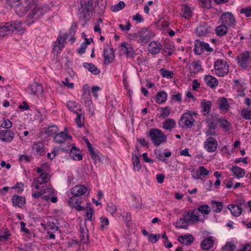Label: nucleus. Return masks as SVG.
<instances>
[{"instance_id": "f257e3e1", "label": "nucleus", "mask_w": 251, "mask_h": 251, "mask_svg": "<svg viewBox=\"0 0 251 251\" xmlns=\"http://www.w3.org/2000/svg\"><path fill=\"white\" fill-rule=\"evenodd\" d=\"M182 216L176 223L177 228L187 229L189 225H194L201 221L196 208L186 211L183 214Z\"/></svg>"}, {"instance_id": "f03ea898", "label": "nucleus", "mask_w": 251, "mask_h": 251, "mask_svg": "<svg viewBox=\"0 0 251 251\" xmlns=\"http://www.w3.org/2000/svg\"><path fill=\"white\" fill-rule=\"evenodd\" d=\"M95 0H80V7L78 8V15L79 20L86 22L95 12L93 5Z\"/></svg>"}, {"instance_id": "7ed1b4c3", "label": "nucleus", "mask_w": 251, "mask_h": 251, "mask_svg": "<svg viewBox=\"0 0 251 251\" xmlns=\"http://www.w3.org/2000/svg\"><path fill=\"white\" fill-rule=\"evenodd\" d=\"M50 9L47 5L40 6L36 5L31 12L28 14L26 19V23L28 25H31L33 23L35 20L39 19Z\"/></svg>"}, {"instance_id": "20e7f679", "label": "nucleus", "mask_w": 251, "mask_h": 251, "mask_svg": "<svg viewBox=\"0 0 251 251\" xmlns=\"http://www.w3.org/2000/svg\"><path fill=\"white\" fill-rule=\"evenodd\" d=\"M147 135L151 138L155 146H159L166 141L167 136L161 130L158 129H151L147 133Z\"/></svg>"}, {"instance_id": "39448f33", "label": "nucleus", "mask_w": 251, "mask_h": 251, "mask_svg": "<svg viewBox=\"0 0 251 251\" xmlns=\"http://www.w3.org/2000/svg\"><path fill=\"white\" fill-rule=\"evenodd\" d=\"M251 52L249 51H243L240 53L236 58V61L238 65L242 69L246 70H250L251 66L250 63L251 62Z\"/></svg>"}, {"instance_id": "423d86ee", "label": "nucleus", "mask_w": 251, "mask_h": 251, "mask_svg": "<svg viewBox=\"0 0 251 251\" xmlns=\"http://www.w3.org/2000/svg\"><path fill=\"white\" fill-rule=\"evenodd\" d=\"M22 29L21 23L18 21H12L7 23L4 25L0 26V36H4L8 33L13 32L15 30L20 31Z\"/></svg>"}, {"instance_id": "0eeeda50", "label": "nucleus", "mask_w": 251, "mask_h": 251, "mask_svg": "<svg viewBox=\"0 0 251 251\" xmlns=\"http://www.w3.org/2000/svg\"><path fill=\"white\" fill-rule=\"evenodd\" d=\"M34 4V2L32 0H25L21 1L15 8L16 14L20 17L24 16L29 10L30 8L32 7Z\"/></svg>"}, {"instance_id": "6e6552de", "label": "nucleus", "mask_w": 251, "mask_h": 251, "mask_svg": "<svg viewBox=\"0 0 251 251\" xmlns=\"http://www.w3.org/2000/svg\"><path fill=\"white\" fill-rule=\"evenodd\" d=\"M215 74L219 76H224L229 72V66L225 60L217 59L214 63Z\"/></svg>"}, {"instance_id": "1a4fd4ad", "label": "nucleus", "mask_w": 251, "mask_h": 251, "mask_svg": "<svg viewBox=\"0 0 251 251\" xmlns=\"http://www.w3.org/2000/svg\"><path fill=\"white\" fill-rule=\"evenodd\" d=\"M136 37V40L139 43L147 44L151 38V32L146 28H143L134 35Z\"/></svg>"}, {"instance_id": "9d476101", "label": "nucleus", "mask_w": 251, "mask_h": 251, "mask_svg": "<svg viewBox=\"0 0 251 251\" xmlns=\"http://www.w3.org/2000/svg\"><path fill=\"white\" fill-rule=\"evenodd\" d=\"M193 114L189 112L183 114L179 120V125L182 128H191L195 122Z\"/></svg>"}, {"instance_id": "9b49d317", "label": "nucleus", "mask_w": 251, "mask_h": 251, "mask_svg": "<svg viewBox=\"0 0 251 251\" xmlns=\"http://www.w3.org/2000/svg\"><path fill=\"white\" fill-rule=\"evenodd\" d=\"M221 23L228 27H234L236 25V20L234 15L230 12L223 13L221 17Z\"/></svg>"}, {"instance_id": "f8f14e48", "label": "nucleus", "mask_w": 251, "mask_h": 251, "mask_svg": "<svg viewBox=\"0 0 251 251\" xmlns=\"http://www.w3.org/2000/svg\"><path fill=\"white\" fill-rule=\"evenodd\" d=\"M218 147V142L216 139L209 137L203 144L204 148L209 152L215 151Z\"/></svg>"}, {"instance_id": "ddd939ff", "label": "nucleus", "mask_w": 251, "mask_h": 251, "mask_svg": "<svg viewBox=\"0 0 251 251\" xmlns=\"http://www.w3.org/2000/svg\"><path fill=\"white\" fill-rule=\"evenodd\" d=\"M15 133L10 130H0V140L3 142L11 143L14 139Z\"/></svg>"}, {"instance_id": "4468645a", "label": "nucleus", "mask_w": 251, "mask_h": 251, "mask_svg": "<svg viewBox=\"0 0 251 251\" xmlns=\"http://www.w3.org/2000/svg\"><path fill=\"white\" fill-rule=\"evenodd\" d=\"M87 191V188L83 185H76L71 189L73 195L72 197L75 198L84 194Z\"/></svg>"}, {"instance_id": "2eb2a0df", "label": "nucleus", "mask_w": 251, "mask_h": 251, "mask_svg": "<svg viewBox=\"0 0 251 251\" xmlns=\"http://www.w3.org/2000/svg\"><path fill=\"white\" fill-rule=\"evenodd\" d=\"M104 62L105 64H109L114 59V53L112 48L105 49L103 51Z\"/></svg>"}, {"instance_id": "dca6fc26", "label": "nucleus", "mask_w": 251, "mask_h": 251, "mask_svg": "<svg viewBox=\"0 0 251 251\" xmlns=\"http://www.w3.org/2000/svg\"><path fill=\"white\" fill-rule=\"evenodd\" d=\"M12 202L14 206L22 208L25 203V198L24 197L14 195L12 197Z\"/></svg>"}, {"instance_id": "f3484780", "label": "nucleus", "mask_w": 251, "mask_h": 251, "mask_svg": "<svg viewBox=\"0 0 251 251\" xmlns=\"http://www.w3.org/2000/svg\"><path fill=\"white\" fill-rule=\"evenodd\" d=\"M162 46L158 42L150 43L148 47V51L152 54H158L162 49Z\"/></svg>"}, {"instance_id": "a211bd4d", "label": "nucleus", "mask_w": 251, "mask_h": 251, "mask_svg": "<svg viewBox=\"0 0 251 251\" xmlns=\"http://www.w3.org/2000/svg\"><path fill=\"white\" fill-rule=\"evenodd\" d=\"M204 80L206 84L211 88H215L219 83L217 79L211 75H205Z\"/></svg>"}, {"instance_id": "6ab92c4d", "label": "nucleus", "mask_w": 251, "mask_h": 251, "mask_svg": "<svg viewBox=\"0 0 251 251\" xmlns=\"http://www.w3.org/2000/svg\"><path fill=\"white\" fill-rule=\"evenodd\" d=\"M69 155L72 159L75 160H81L82 159V155L80 153V151L76 147H73L69 153Z\"/></svg>"}, {"instance_id": "aec40b11", "label": "nucleus", "mask_w": 251, "mask_h": 251, "mask_svg": "<svg viewBox=\"0 0 251 251\" xmlns=\"http://www.w3.org/2000/svg\"><path fill=\"white\" fill-rule=\"evenodd\" d=\"M67 138L72 139V137L63 132H60L55 135L54 140L56 143L61 144L65 142Z\"/></svg>"}, {"instance_id": "412c9836", "label": "nucleus", "mask_w": 251, "mask_h": 251, "mask_svg": "<svg viewBox=\"0 0 251 251\" xmlns=\"http://www.w3.org/2000/svg\"><path fill=\"white\" fill-rule=\"evenodd\" d=\"M210 32L209 26L204 23L203 25H200L196 30V32L199 36H205Z\"/></svg>"}, {"instance_id": "4be33fe9", "label": "nucleus", "mask_w": 251, "mask_h": 251, "mask_svg": "<svg viewBox=\"0 0 251 251\" xmlns=\"http://www.w3.org/2000/svg\"><path fill=\"white\" fill-rule=\"evenodd\" d=\"M214 240L212 237H209L203 240L201 245L203 250H208L214 246Z\"/></svg>"}, {"instance_id": "5701e85b", "label": "nucleus", "mask_w": 251, "mask_h": 251, "mask_svg": "<svg viewBox=\"0 0 251 251\" xmlns=\"http://www.w3.org/2000/svg\"><path fill=\"white\" fill-rule=\"evenodd\" d=\"M227 208L231 211V214L235 217L239 216L242 212V207H239L235 204H229Z\"/></svg>"}, {"instance_id": "b1692460", "label": "nucleus", "mask_w": 251, "mask_h": 251, "mask_svg": "<svg viewBox=\"0 0 251 251\" xmlns=\"http://www.w3.org/2000/svg\"><path fill=\"white\" fill-rule=\"evenodd\" d=\"M194 240L193 236L190 235H181L178 237V241L181 244L185 245L191 244Z\"/></svg>"}, {"instance_id": "393cba45", "label": "nucleus", "mask_w": 251, "mask_h": 251, "mask_svg": "<svg viewBox=\"0 0 251 251\" xmlns=\"http://www.w3.org/2000/svg\"><path fill=\"white\" fill-rule=\"evenodd\" d=\"M201 106L202 108L201 112L204 116L208 114L211 106V102L209 100H202L201 101Z\"/></svg>"}, {"instance_id": "a878e982", "label": "nucleus", "mask_w": 251, "mask_h": 251, "mask_svg": "<svg viewBox=\"0 0 251 251\" xmlns=\"http://www.w3.org/2000/svg\"><path fill=\"white\" fill-rule=\"evenodd\" d=\"M96 1L94 6L95 12H97L101 15L104 13L105 5L103 4V0H95Z\"/></svg>"}, {"instance_id": "bb28decb", "label": "nucleus", "mask_w": 251, "mask_h": 251, "mask_svg": "<svg viewBox=\"0 0 251 251\" xmlns=\"http://www.w3.org/2000/svg\"><path fill=\"white\" fill-rule=\"evenodd\" d=\"M230 170L233 173V175L237 178L243 177L245 174V170L237 166H233Z\"/></svg>"}, {"instance_id": "cd10ccee", "label": "nucleus", "mask_w": 251, "mask_h": 251, "mask_svg": "<svg viewBox=\"0 0 251 251\" xmlns=\"http://www.w3.org/2000/svg\"><path fill=\"white\" fill-rule=\"evenodd\" d=\"M32 150L34 153L42 155L44 152V145L42 143H35L33 145Z\"/></svg>"}, {"instance_id": "c85d7f7f", "label": "nucleus", "mask_w": 251, "mask_h": 251, "mask_svg": "<svg viewBox=\"0 0 251 251\" xmlns=\"http://www.w3.org/2000/svg\"><path fill=\"white\" fill-rule=\"evenodd\" d=\"M83 66L94 75H97L100 73V70L92 63L85 62L83 64Z\"/></svg>"}, {"instance_id": "c756f323", "label": "nucleus", "mask_w": 251, "mask_h": 251, "mask_svg": "<svg viewBox=\"0 0 251 251\" xmlns=\"http://www.w3.org/2000/svg\"><path fill=\"white\" fill-rule=\"evenodd\" d=\"M167 96L165 91H160L156 95L155 101L158 104L164 103L167 100Z\"/></svg>"}, {"instance_id": "7c9ffc66", "label": "nucleus", "mask_w": 251, "mask_h": 251, "mask_svg": "<svg viewBox=\"0 0 251 251\" xmlns=\"http://www.w3.org/2000/svg\"><path fill=\"white\" fill-rule=\"evenodd\" d=\"M69 203L71 206L75 208L77 211H80L84 209V207L78 204L77 200L74 197H71L69 200Z\"/></svg>"}, {"instance_id": "2f4dec72", "label": "nucleus", "mask_w": 251, "mask_h": 251, "mask_svg": "<svg viewBox=\"0 0 251 251\" xmlns=\"http://www.w3.org/2000/svg\"><path fill=\"white\" fill-rule=\"evenodd\" d=\"M29 89L33 94L35 95L38 92L42 91V86L36 82H33L30 85Z\"/></svg>"}, {"instance_id": "473e14b6", "label": "nucleus", "mask_w": 251, "mask_h": 251, "mask_svg": "<svg viewBox=\"0 0 251 251\" xmlns=\"http://www.w3.org/2000/svg\"><path fill=\"white\" fill-rule=\"evenodd\" d=\"M218 105L219 109L222 111H226L229 108V104L227 99L226 98H222L218 101Z\"/></svg>"}, {"instance_id": "72a5a7b5", "label": "nucleus", "mask_w": 251, "mask_h": 251, "mask_svg": "<svg viewBox=\"0 0 251 251\" xmlns=\"http://www.w3.org/2000/svg\"><path fill=\"white\" fill-rule=\"evenodd\" d=\"M77 116L75 122L78 127H81L84 126V116L82 115L81 108H79V112L76 113Z\"/></svg>"}, {"instance_id": "f704fd0d", "label": "nucleus", "mask_w": 251, "mask_h": 251, "mask_svg": "<svg viewBox=\"0 0 251 251\" xmlns=\"http://www.w3.org/2000/svg\"><path fill=\"white\" fill-rule=\"evenodd\" d=\"M80 237L81 242L83 243H87L88 241V231L85 229L82 226L80 227Z\"/></svg>"}, {"instance_id": "c9c22d12", "label": "nucleus", "mask_w": 251, "mask_h": 251, "mask_svg": "<svg viewBox=\"0 0 251 251\" xmlns=\"http://www.w3.org/2000/svg\"><path fill=\"white\" fill-rule=\"evenodd\" d=\"M227 25L222 24L218 26L216 28V34L219 36H223L226 35L227 32Z\"/></svg>"}, {"instance_id": "e433bc0d", "label": "nucleus", "mask_w": 251, "mask_h": 251, "mask_svg": "<svg viewBox=\"0 0 251 251\" xmlns=\"http://www.w3.org/2000/svg\"><path fill=\"white\" fill-rule=\"evenodd\" d=\"M176 122L172 119H168L164 122L163 127L167 130H171L176 126Z\"/></svg>"}, {"instance_id": "4c0bfd02", "label": "nucleus", "mask_w": 251, "mask_h": 251, "mask_svg": "<svg viewBox=\"0 0 251 251\" xmlns=\"http://www.w3.org/2000/svg\"><path fill=\"white\" fill-rule=\"evenodd\" d=\"M67 106L70 111L75 114L79 112V108H80V106L78 104L76 103L74 101H71L68 102Z\"/></svg>"}, {"instance_id": "58836bf2", "label": "nucleus", "mask_w": 251, "mask_h": 251, "mask_svg": "<svg viewBox=\"0 0 251 251\" xmlns=\"http://www.w3.org/2000/svg\"><path fill=\"white\" fill-rule=\"evenodd\" d=\"M58 128L56 125L49 126L45 130V133L49 136H51L58 132Z\"/></svg>"}, {"instance_id": "ea45409f", "label": "nucleus", "mask_w": 251, "mask_h": 251, "mask_svg": "<svg viewBox=\"0 0 251 251\" xmlns=\"http://www.w3.org/2000/svg\"><path fill=\"white\" fill-rule=\"evenodd\" d=\"M212 208L214 209V212L215 213H218L222 211L223 208V203L222 202L212 201Z\"/></svg>"}, {"instance_id": "a19ab883", "label": "nucleus", "mask_w": 251, "mask_h": 251, "mask_svg": "<svg viewBox=\"0 0 251 251\" xmlns=\"http://www.w3.org/2000/svg\"><path fill=\"white\" fill-rule=\"evenodd\" d=\"M196 209L198 213L199 211L201 214L205 215H208L211 211L210 207L207 204L201 205Z\"/></svg>"}, {"instance_id": "79ce46f5", "label": "nucleus", "mask_w": 251, "mask_h": 251, "mask_svg": "<svg viewBox=\"0 0 251 251\" xmlns=\"http://www.w3.org/2000/svg\"><path fill=\"white\" fill-rule=\"evenodd\" d=\"M181 13L180 14L182 15V17L187 19H189L192 16L191 8L189 6L185 7L182 9Z\"/></svg>"}, {"instance_id": "37998d69", "label": "nucleus", "mask_w": 251, "mask_h": 251, "mask_svg": "<svg viewBox=\"0 0 251 251\" xmlns=\"http://www.w3.org/2000/svg\"><path fill=\"white\" fill-rule=\"evenodd\" d=\"M241 115L242 117L246 120L251 119V108H243L241 111Z\"/></svg>"}, {"instance_id": "c03bdc74", "label": "nucleus", "mask_w": 251, "mask_h": 251, "mask_svg": "<svg viewBox=\"0 0 251 251\" xmlns=\"http://www.w3.org/2000/svg\"><path fill=\"white\" fill-rule=\"evenodd\" d=\"M218 122L219 123L220 126L222 127L225 131L229 130V126L230 123L227 120L223 119H218Z\"/></svg>"}, {"instance_id": "a18cd8bd", "label": "nucleus", "mask_w": 251, "mask_h": 251, "mask_svg": "<svg viewBox=\"0 0 251 251\" xmlns=\"http://www.w3.org/2000/svg\"><path fill=\"white\" fill-rule=\"evenodd\" d=\"M68 36V35L67 34H65L64 36H59L55 43L57 44L58 45L63 46V48H64L65 45L66 43V40Z\"/></svg>"}, {"instance_id": "49530a36", "label": "nucleus", "mask_w": 251, "mask_h": 251, "mask_svg": "<svg viewBox=\"0 0 251 251\" xmlns=\"http://www.w3.org/2000/svg\"><path fill=\"white\" fill-rule=\"evenodd\" d=\"M159 71L163 77H166L168 78H171L173 77L174 73L172 71L166 70L164 68L161 69Z\"/></svg>"}, {"instance_id": "de8ad7c7", "label": "nucleus", "mask_w": 251, "mask_h": 251, "mask_svg": "<svg viewBox=\"0 0 251 251\" xmlns=\"http://www.w3.org/2000/svg\"><path fill=\"white\" fill-rule=\"evenodd\" d=\"M194 51L196 54L201 55L202 51V41H197L195 44Z\"/></svg>"}, {"instance_id": "09e8293b", "label": "nucleus", "mask_w": 251, "mask_h": 251, "mask_svg": "<svg viewBox=\"0 0 251 251\" xmlns=\"http://www.w3.org/2000/svg\"><path fill=\"white\" fill-rule=\"evenodd\" d=\"M190 67L193 68V73H195L196 71L199 72L201 69V63L199 60L194 61L190 64Z\"/></svg>"}, {"instance_id": "8fccbe9b", "label": "nucleus", "mask_w": 251, "mask_h": 251, "mask_svg": "<svg viewBox=\"0 0 251 251\" xmlns=\"http://www.w3.org/2000/svg\"><path fill=\"white\" fill-rule=\"evenodd\" d=\"M132 160L134 170L139 171V170L141 168V165H140V161L138 156L135 155L134 156H133Z\"/></svg>"}, {"instance_id": "3c124183", "label": "nucleus", "mask_w": 251, "mask_h": 251, "mask_svg": "<svg viewBox=\"0 0 251 251\" xmlns=\"http://www.w3.org/2000/svg\"><path fill=\"white\" fill-rule=\"evenodd\" d=\"M10 236L9 231L7 229H0V240L2 239L7 240Z\"/></svg>"}, {"instance_id": "603ef678", "label": "nucleus", "mask_w": 251, "mask_h": 251, "mask_svg": "<svg viewBox=\"0 0 251 251\" xmlns=\"http://www.w3.org/2000/svg\"><path fill=\"white\" fill-rule=\"evenodd\" d=\"M161 109L162 112L160 116L163 118L167 117L171 113V109L168 106L162 107Z\"/></svg>"}, {"instance_id": "864d4df0", "label": "nucleus", "mask_w": 251, "mask_h": 251, "mask_svg": "<svg viewBox=\"0 0 251 251\" xmlns=\"http://www.w3.org/2000/svg\"><path fill=\"white\" fill-rule=\"evenodd\" d=\"M235 205H237L239 207H242V208H246L247 207V202L245 200L241 197L238 198L235 201Z\"/></svg>"}, {"instance_id": "5fc2aeb1", "label": "nucleus", "mask_w": 251, "mask_h": 251, "mask_svg": "<svg viewBox=\"0 0 251 251\" xmlns=\"http://www.w3.org/2000/svg\"><path fill=\"white\" fill-rule=\"evenodd\" d=\"M125 6V3L122 1H120L117 4L111 7V10L113 12H117L122 10Z\"/></svg>"}, {"instance_id": "6e6d98bb", "label": "nucleus", "mask_w": 251, "mask_h": 251, "mask_svg": "<svg viewBox=\"0 0 251 251\" xmlns=\"http://www.w3.org/2000/svg\"><path fill=\"white\" fill-rule=\"evenodd\" d=\"M46 229L48 231L50 230L51 231L55 232L58 230V227L54 223L48 222L46 226Z\"/></svg>"}, {"instance_id": "4d7b16f0", "label": "nucleus", "mask_w": 251, "mask_h": 251, "mask_svg": "<svg viewBox=\"0 0 251 251\" xmlns=\"http://www.w3.org/2000/svg\"><path fill=\"white\" fill-rule=\"evenodd\" d=\"M124 52L126 53L127 57H131L133 58L135 55L133 48L131 47V46H129L127 48H126L124 50Z\"/></svg>"}, {"instance_id": "13d9d810", "label": "nucleus", "mask_w": 251, "mask_h": 251, "mask_svg": "<svg viewBox=\"0 0 251 251\" xmlns=\"http://www.w3.org/2000/svg\"><path fill=\"white\" fill-rule=\"evenodd\" d=\"M101 226H100V229L104 230L105 228V226H107L109 225V222L107 217H100V218Z\"/></svg>"}, {"instance_id": "bf43d9fd", "label": "nucleus", "mask_w": 251, "mask_h": 251, "mask_svg": "<svg viewBox=\"0 0 251 251\" xmlns=\"http://www.w3.org/2000/svg\"><path fill=\"white\" fill-rule=\"evenodd\" d=\"M107 210L111 214L115 213L117 210V207L112 203H109L107 205Z\"/></svg>"}, {"instance_id": "052dcab7", "label": "nucleus", "mask_w": 251, "mask_h": 251, "mask_svg": "<svg viewBox=\"0 0 251 251\" xmlns=\"http://www.w3.org/2000/svg\"><path fill=\"white\" fill-rule=\"evenodd\" d=\"M63 46L58 45L57 44L54 43V47L52 50L53 53L55 55H58L60 53L63 49Z\"/></svg>"}, {"instance_id": "680f3d73", "label": "nucleus", "mask_w": 251, "mask_h": 251, "mask_svg": "<svg viewBox=\"0 0 251 251\" xmlns=\"http://www.w3.org/2000/svg\"><path fill=\"white\" fill-rule=\"evenodd\" d=\"M211 1V0H201L200 2L203 7L209 9L212 6Z\"/></svg>"}, {"instance_id": "e2e57ef3", "label": "nucleus", "mask_w": 251, "mask_h": 251, "mask_svg": "<svg viewBox=\"0 0 251 251\" xmlns=\"http://www.w3.org/2000/svg\"><path fill=\"white\" fill-rule=\"evenodd\" d=\"M241 14H245L247 17L251 16V7H248L247 8H242L240 10Z\"/></svg>"}, {"instance_id": "0e129e2a", "label": "nucleus", "mask_w": 251, "mask_h": 251, "mask_svg": "<svg viewBox=\"0 0 251 251\" xmlns=\"http://www.w3.org/2000/svg\"><path fill=\"white\" fill-rule=\"evenodd\" d=\"M198 173L201 176H206L208 175V171L204 166H200L198 170Z\"/></svg>"}, {"instance_id": "69168bd1", "label": "nucleus", "mask_w": 251, "mask_h": 251, "mask_svg": "<svg viewBox=\"0 0 251 251\" xmlns=\"http://www.w3.org/2000/svg\"><path fill=\"white\" fill-rule=\"evenodd\" d=\"M224 249L227 251H234L236 249V246L232 243L228 242L225 245Z\"/></svg>"}, {"instance_id": "338daca9", "label": "nucleus", "mask_w": 251, "mask_h": 251, "mask_svg": "<svg viewBox=\"0 0 251 251\" xmlns=\"http://www.w3.org/2000/svg\"><path fill=\"white\" fill-rule=\"evenodd\" d=\"M20 0H6V4L11 8L15 7L20 1Z\"/></svg>"}, {"instance_id": "774afa93", "label": "nucleus", "mask_w": 251, "mask_h": 251, "mask_svg": "<svg viewBox=\"0 0 251 251\" xmlns=\"http://www.w3.org/2000/svg\"><path fill=\"white\" fill-rule=\"evenodd\" d=\"M12 126V123L9 119L4 120L1 124V126L6 129L11 127Z\"/></svg>"}]
</instances>
